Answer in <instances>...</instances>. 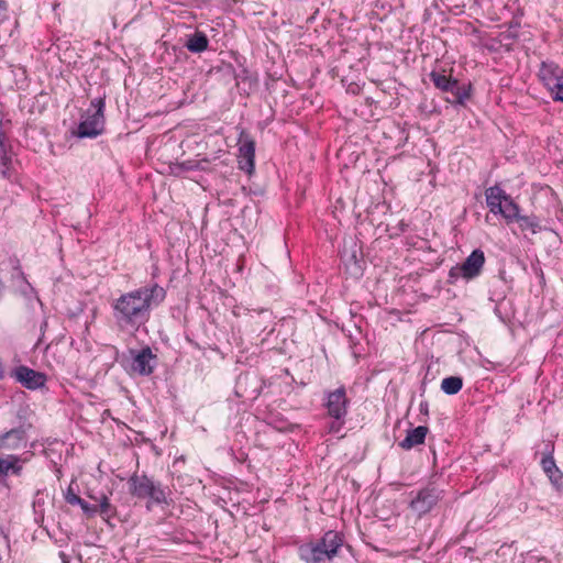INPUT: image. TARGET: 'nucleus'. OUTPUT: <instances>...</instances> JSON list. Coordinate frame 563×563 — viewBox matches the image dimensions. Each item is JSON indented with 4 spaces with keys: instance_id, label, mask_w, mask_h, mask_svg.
Segmentation results:
<instances>
[{
    "instance_id": "nucleus-5",
    "label": "nucleus",
    "mask_w": 563,
    "mask_h": 563,
    "mask_svg": "<svg viewBox=\"0 0 563 563\" xmlns=\"http://www.w3.org/2000/svg\"><path fill=\"white\" fill-rule=\"evenodd\" d=\"M121 364L130 375L150 376L157 365V356L150 346L141 350L130 349L123 354Z\"/></svg>"
},
{
    "instance_id": "nucleus-29",
    "label": "nucleus",
    "mask_w": 563,
    "mask_h": 563,
    "mask_svg": "<svg viewBox=\"0 0 563 563\" xmlns=\"http://www.w3.org/2000/svg\"><path fill=\"white\" fill-rule=\"evenodd\" d=\"M421 499H422V489H418L416 497L410 501V507L416 508Z\"/></svg>"
},
{
    "instance_id": "nucleus-2",
    "label": "nucleus",
    "mask_w": 563,
    "mask_h": 563,
    "mask_svg": "<svg viewBox=\"0 0 563 563\" xmlns=\"http://www.w3.org/2000/svg\"><path fill=\"white\" fill-rule=\"evenodd\" d=\"M129 493L133 498L146 501V509L152 510L154 505H168L169 489L161 482L154 481L145 473L132 474L128 479Z\"/></svg>"
},
{
    "instance_id": "nucleus-31",
    "label": "nucleus",
    "mask_w": 563,
    "mask_h": 563,
    "mask_svg": "<svg viewBox=\"0 0 563 563\" xmlns=\"http://www.w3.org/2000/svg\"><path fill=\"white\" fill-rule=\"evenodd\" d=\"M350 262H353V264H354L355 266H357V258H356L355 253H352V254L349 256V258H346V260H345V264H346V265H347V263H350Z\"/></svg>"
},
{
    "instance_id": "nucleus-9",
    "label": "nucleus",
    "mask_w": 563,
    "mask_h": 563,
    "mask_svg": "<svg viewBox=\"0 0 563 563\" xmlns=\"http://www.w3.org/2000/svg\"><path fill=\"white\" fill-rule=\"evenodd\" d=\"M485 264L484 252L479 249L474 250L466 260L461 264L450 269V277L457 278L463 277L464 279H473L483 271Z\"/></svg>"
},
{
    "instance_id": "nucleus-34",
    "label": "nucleus",
    "mask_w": 563,
    "mask_h": 563,
    "mask_svg": "<svg viewBox=\"0 0 563 563\" xmlns=\"http://www.w3.org/2000/svg\"><path fill=\"white\" fill-rule=\"evenodd\" d=\"M423 432H424V437H426L427 433H428V428L427 427H424Z\"/></svg>"
},
{
    "instance_id": "nucleus-33",
    "label": "nucleus",
    "mask_w": 563,
    "mask_h": 563,
    "mask_svg": "<svg viewBox=\"0 0 563 563\" xmlns=\"http://www.w3.org/2000/svg\"><path fill=\"white\" fill-rule=\"evenodd\" d=\"M430 185H432L433 187L435 186V184H434V178H432V179L430 180Z\"/></svg>"
},
{
    "instance_id": "nucleus-32",
    "label": "nucleus",
    "mask_w": 563,
    "mask_h": 563,
    "mask_svg": "<svg viewBox=\"0 0 563 563\" xmlns=\"http://www.w3.org/2000/svg\"><path fill=\"white\" fill-rule=\"evenodd\" d=\"M62 563H70V558L65 552H59Z\"/></svg>"
},
{
    "instance_id": "nucleus-27",
    "label": "nucleus",
    "mask_w": 563,
    "mask_h": 563,
    "mask_svg": "<svg viewBox=\"0 0 563 563\" xmlns=\"http://www.w3.org/2000/svg\"><path fill=\"white\" fill-rule=\"evenodd\" d=\"M344 424V420H335L333 419L332 422L329 424V432L330 433H338L341 431L342 427Z\"/></svg>"
},
{
    "instance_id": "nucleus-25",
    "label": "nucleus",
    "mask_w": 563,
    "mask_h": 563,
    "mask_svg": "<svg viewBox=\"0 0 563 563\" xmlns=\"http://www.w3.org/2000/svg\"><path fill=\"white\" fill-rule=\"evenodd\" d=\"M12 466L13 464L11 463L10 455L5 459H0V483L4 482L5 477L9 475L10 467Z\"/></svg>"
},
{
    "instance_id": "nucleus-26",
    "label": "nucleus",
    "mask_w": 563,
    "mask_h": 563,
    "mask_svg": "<svg viewBox=\"0 0 563 563\" xmlns=\"http://www.w3.org/2000/svg\"><path fill=\"white\" fill-rule=\"evenodd\" d=\"M10 459H11V463L13 464V466L10 467V471L13 475L19 476L22 472V466L20 465L21 459L19 455H14V454H10Z\"/></svg>"
},
{
    "instance_id": "nucleus-14",
    "label": "nucleus",
    "mask_w": 563,
    "mask_h": 563,
    "mask_svg": "<svg viewBox=\"0 0 563 563\" xmlns=\"http://www.w3.org/2000/svg\"><path fill=\"white\" fill-rule=\"evenodd\" d=\"M485 196L489 211L497 214V212L501 211V207L509 195L500 186L495 185L486 189Z\"/></svg>"
},
{
    "instance_id": "nucleus-3",
    "label": "nucleus",
    "mask_w": 563,
    "mask_h": 563,
    "mask_svg": "<svg viewBox=\"0 0 563 563\" xmlns=\"http://www.w3.org/2000/svg\"><path fill=\"white\" fill-rule=\"evenodd\" d=\"M343 543L341 533L329 530L317 542L302 544L299 555L306 563H323L336 556Z\"/></svg>"
},
{
    "instance_id": "nucleus-8",
    "label": "nucleus",
    "mask_w": 563,
    "mask_h": 563,
    "mask_svg": "<svg viewBox=\"0 0 563 563\" xmlns=\"http://www.w3.org/2000/svg\"><path fill=\"white\" fill-rule=\"evenodd\" d=\"M350 399L346 396L344 386L334 390H325L323 396V407L330 418L335 420H345Z\"/></svg>"
},
{
    "instance_id": "nucleus-19",
    "label": "nucleus",
    "mask_w": 563,
    "mask_h": 563,
    "mask_svg": "<svg viewBox=\"0 0 563 563\" xmlns=\"http://www.w3.org/2000/svg\"><path fill=\"white\" fill-rule=\"evenodd\" d=\"M463 387V379L460 376L445 377L441 383V389L446 395H456Z\"/></svg>"
},
{
    "instance_id": "nucleus-13",
    "label": "nucleus",
    "mask_w": 563,
    "mask_h": 563,
    "mask_svg": "<svg viewBox=\"0 0 563 563\" xmlns=\"http://www.w3.org/2000/svg\"><path fill=\"white\" fill-rule=\"evenodd\" d=\"M26 442V430L23 426L0 434V450H16L24 448Z\"/></svg>"
},
{
    "instance_id": "nucleus-1",
    "label": "nucleus",
    "mask_w": 563,
    "mask_h": 563,
    "mask_svg": "<svg viewBox=\"0 0 563 563\" xmlns=\"http://www.w3.org/2000/svg\"><path fill=\"white\" fill-rule=\"evenodd\" d=\"M165 298L166 290L156 283L121 294L111 302L115 325L120 330H139Z\"/></svg>"
},
{
    "instance_id": "nucleus-12",
    "label": "nucleus",
    "mask_w": 563,
    "mask_h": 563,
    "mask_svg": "<svg viewBox=\"0 0 563 563\" xmlns=\"http://www.w3.org/2000/svg\"><path fill=\"white\" fill-rule=\"evenodd\" d=\"M13 375L15 379L27 389H37L45 385L46 375L44 373L29 368L27 366H18Z\"/></svg>"
},
{
    "instance_id": "nucleus-6",
    "label": "nucleus",
    "mask_w": 563,
    "mask_h": 563,
    "mask_svg": "<svg viewBox=\"0 0 563 563\" xmlns=\"http://www.w3.org/2000/svg\"><path fill=\"white\" fill-rule=\"evenodd\" d=\"M431 81L434 87L444 91L450 92L453 97L450 100L452 103L463 106L467 99L471 97V85H461L459 80L453 79L450 75H445L444 71L440 73L437 70H432L429 74Z\"/></svg>"
},
{
    "instance_id": "nucleus-20",
    "label": "nucleus",
    "mask_w": 563,
    "mask_h": 563,
    "mask_svg": "<svg viewBox=\"0 0 563 563\" xmlns=\"http://www.w3.org/2000/svg\"><path fill=\"white\" fill-rule=\"evenodd\" d=\"M422 444V426L416 427L412 431L408 432L407 437L399 442V446L409 450L415 445Z\"/></svg>"
},
{
    "instance_id": "nucleus-4",
    "label": "nucleus",
    "mask_w": 563,
    "mask_h": 563,
    "mask_svg": "<svg viewBox=\"0 0 563 563\" xmlns=\"http://www.w3.org/2000/svg\"><path fill=\"white\" fill-rule=\"evenodd\" d=\"M106 95L91 100L90 109L86 118L78 124L76 135L79 139H93L100 135L104 130V107Z\"/></svg>"
},
{
    "instance_id": "nucleus-28",
    "label": "nucleus",
    "mask_w": 563,
    "mask_h": 563,
    "mask_svg": "<svg viewBox=\"0 0 563 563\" xmlns=\"http://www.w3.org/2000/svg\"><path fill=\"white\" fill-rule=\"evenodd\" d=\"M179 167L184 170H194L198 167V164L194 161H185L179 164Z\"/></svg>"
},
{
    "instance_id": "nucleus-18",
    "label": "nucleus",
    "mask_w": 563,
    "mask_h": 563,
    "mask_svg": "<svg viewBox=\"0 0 563 563\" xmlns=\"http://www.w3.org/2000/svg\"><path fill=\"white\" fill-rule=\"evenodd\" d=\"M497 214H501L507 223H511L514 221H517L520 217V208L519 206L514 201V199L508 196V198L505 200L501 211L497 212Z\"/></svg>"
},
{
    "instance_id": "nucleus-10",
    "label": "nucleus",
    "mask_w": 563,
    "mask_h": 563,
    "mask_svg": "<svg viewBox=\"0 0 563 563\" xmlns=\"http://www.w3.org/2000/svg\"><path fill=\"white\" fill-rule=\"evenodd\" d=\"M239 167L249 175L255 169V141L244 130L239 136Z\"/></svg>"
},
{
    "instance_id": "nucleus-24",
    "label": "nucleus",
    "mask_w": 563,
    "mask_h": 563,
    "mask_svg": "<svg viewBox=\"0 0 563 563\" xmlns=\"http://www.w3.org/2000/svg\"><path fill=\"white\" fill-rule=\"evenodd\" d=\"M518 27V24H510L506 31L500 33V41L514 42L515 40H517L519 36Z\"/></svg>"
},
{
    "instance_id": "nucleus-11",
    "label": "nucleus",
    "mask_w": 563,
    "mask_h": 563,
    "mask_svg": "<svg viewBox=\"0 0 563 563\" xmlns=\"http://www.w3.org/2000/svg\"><path fill=\"white\" fill-rule=\"evenodd\" d=\"M553 453L554 443L549 441L548 443H545L540 464L543 472L548 475L549 479L551 481V483L560 488L563 487V473L558 467L555 460L553 457Z\"/></svg>"
},
{
    "instance_id": "nucleus-21",
    "label": "nucleus",
    "mask_w": 563,
    "mask_h": 563,
    "mask_svg": "<svg viewBox=\"0 0 563 563\" xmlns=\"http://www.w3.org/2000/svg\"><path fill=\"white\" fill-rule=\"evenodd\" d=\"M517 222L522 231L529 230L536 234L540 230L539 220L536 216H520Z\"/></svg>"
},
{
    "instance_id": "nucleus-16",
    "label": "nucleus",
    "mask_w": 563,
    "mask_h": 563,
    "mask_svg": "<svg viewBox=\"0 0 563 563\" xmlns=\"http://www.w3.org/2000/svg\"><path fill=\"white\" fill-rule=\"evenodd\" d=\"M65 500L69 504V505H77V506H80V508L82 509V511L88 516V517H92L95 516L97 512H98V507L97 505H90L88 504L85 499H82L81 497H79L75 492L74 489L71 488V486L68 487L66 494H65Z\"/></svg>"
},
{
    "instance_id": "nucleus-30",
    "label": "nucleus",
    "mask_w": 563,
    "mask_h": 563,
    "mask_svg": "<svg viewBox=\"0 0 563 563\" xmlns=\"http://www.w3.org/2000/svg\"><path fill=\"white\" fill-rule=\"evenodd\" d=\"M8 5L4 0H0V21L7 15Z\"/></svg>"
},
{
    "instance_id": "nucleus-23",
    "label": "nucleus",
    "mask_w": 563,
    "mask_h": 563,
    "mask_svg": "<svg viewBox=\"0 0 563 563\" xmlns=\"http://www.w3.org/2000/svg\"><path fill=\"white\" fill-rule=\"evenodd\" d=\"M98 501V512L101 516L110 518L114 515V507L110 504L109 498L104 494L101 495Z\"/></svg>"
},
{
    "instance_id": "nucleus-15",
    "label": "nucleus",
    "mask_w": 563,
    "mask_h": 563,
    "mask_svg": "<svg viewBox=\"0 0 563 563\" xmlns=\"http://www.w3.org/2000/svg\"><path fill=\"white\" fill-rule=\"evenodd\" d=\"M185 47L195 54L202 53L209 47V38L203 32L196 31L187 36Z\"/></svg>"
},
{
    "instance_id": "nucleus-7",
    "label": "nucleus",
    "mask_w": 563,
    "mask_h": 563,
    "mask_svg": "<svg viewBox=\"0 0 563 563\" xmlns=\"http://www.w3.org/2000/svg\"><path fill=\"white\" fill-rule=\"evenodd\" d=\"M539 77L550 90L553 100L563 102V68L554 62H542Z\"/></svg>"
},
{
    "instance_id": "nucleus-35",
    "label": "nucleus",
    "mask_w": 563,
    "mask_h": 563,
    "mask_svg": "<svg viewBox=\"0 0 563 563\" xmlns=\"http://www.w3.org/2000/svg\"><path fill=\"white\" fill-rule=\"evenodd\" d=\"M0 132H3L2 131V121L0 120Z\"/></svg>"
},
{
    "instance_id": "nucleus-22",
    "label": "nucleus",
    "mask_w": 563,
    "mask_h": 563,
    "mask_svg": "<svg viewBox=\"0 0 563 563\" xmlns=\"http://www.w3.org/2000/svg\"><path fill=\"white\" fill-rule=\"evenodd\" d=\"M433 483H429V486L424 488V505H428V508L430 509L440 498V494L442 493L441 489L438 487L432 486Z\"/></svg>"
},
{
    "instance_id": "nucleus-17",
    "label": "nucleus",
    "mask_w": 563,
    "mask_h": 563,
    "mask_svg": "<svg viewBox=\"0 0 563 563\" xmlns=\"http://www.w3.org/2000/svg\"><path fill=\"white\" fill-rule=\"evenodd\" d=\"M5 133L0 132V174L3 178H10L11 156L5 145Z\"/></svg>"
}]
</instances>
